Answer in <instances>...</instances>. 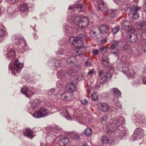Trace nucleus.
<instances>
[{"label": "nucleus", "mask_w": 146, "mask_h": 146, "mask_svg": "<svg viewBox=\"0 0 146 146\" xmlns=\"http://www.w3.org/2000/svg\"><path fill=\"white\" fill-rule=\"evenodd\" d=\"M41 117H44L50 114L49 111L44 108H41L39 110Z\"/></svg>", "instance_id": "4468645a"}, {"label": "nucleus", "mask_w": 146, "mask_h": 146, "mask_svg": "<svg viewBox=\"0 0 146 146\" xmlns=\"http://www.w3.org/2000/svg\"><path fill=\"white\" fill-rule=\"evenodd\" d=\"M141 36L143 39L144 41L145 42L146 40V32L144 31L142 32Z\"/></svg>", "instance_id": "ea45409f"}, {"label": "nucleus", "mask_w": 146, "mask_h": 146, "mask_svg": "<svg viewBox=\"0 0 146 146\" xmlns=\"http://www.w3.org/2000/svg\"><path fill=\"white\" fill-rule=\"evenodd\" d=\"M144 10L145 12L146 13V0H145V2Z\"/></svg>", "instance_id": "5fc2aeb1"}, {"label": "nucleus", "mask_w": 146, "mask_h": 146, "mask_svg": "<svg viewBox=\"0 0 146 146\" xmlns=\"http://www.w3.org/2000/svg\"><path fill=\"white\" fill-rule=\"evenodd\" d=\"M7 56L9 59L13 60L15 58V52L13 50L10 51L7 53Z\"/></svg>", "instance_id": "5701e85b"}, {"label": "nucleus", "mask_w": 146, "mask_h": 146, "mask_svg": "<svg viewBox=\"0 0 146 146\" xmlns=\"http://www.w3.org/2000/svg\"><path fill=\"white\" fill-rule=\"evenodd\" d=\"M145 42V43L146 44V41H145V42Z\"/></svg>", "instance_id": "774afa93"}, {"label": "nucleus", "mask_w": 146, "mask_h": 146, "mask_svg": "<svg viewBox=\"0 0 146 146\" xmlns=\"http://www.w3.org/2000/svg\"><path fill=\"white\" fill-rule=\"evenodd\" d=\"M81 102V103L84 104H86L87 103V101L85 99L82 100Z\"/></svg>", "instance_id": "09e8293b"}, {"label": "nucleus", "mask_w": 146, "mask_h": 146, "mask_svg": "<svg viewBox=\"0 0 146 146\" xmlns=\"http://www.w3.org/2000/svg\"><path fill=\"white\" fill-rule=\"evenodd\" d=\"M72 9V7H71L70 6H69L68 8V9Z\"/></svg>", "instance_id": "0e129e2a"}, {"label": "nucleus", "mask_w": 146, "mask_h": 146, "mask_svg": "<svg viewBox=\"0 0 146 146\" xmlns=\"http://www.w3.org/2000/svg\"><path fill=\"white\" fill-rule=\"evenodd\" d=\"M6 34V32L3 30L0 29V37L5 36Z\"/></svg>", "instance_id": "4c0bfd02"}, {"label": "nucleus", "mask_w": 146, "mask_h": 146, "mask_svg": "<svg viewBox=\"0 0 146 146\" xmlns=\"http://www.w3.org/2000/svg\"><path fill=\"white\" fill-rule=\"evenodd\" d=\"M74 137L76 139H77L79 138V136L78 135H76L74 136Z\"/></svg>", "instance_id": "4d7b16f0"}, {"label": "nucleus", "mask_w": 146, "mask_h": 146, "mask_svg": "<svg viewBox=\"0 0 146 146\" xmlns=\"http://www.w3.org/2000/svg\"><path fill=\"white\" fill-rule=\"evenodd\" d=\"M140 11V7L133 6L129 10V15L134 18L137 19L139 17L138 12Z\"/></svg>", "instance_id": "0eeeda50"}, {"label": "nucleus", "mask_w": 146, "mask_h": 146, "mask_svg": "<svg viewBox=\"0 0 146 146\" xmlns=\"http://www.w3.org/2000/svg\"><path fill=\"white\" fill-rule=\"evenodd\" d=\"M109 13L110 14V15L112 17H114L116 16L115 14H117V13L118 12V10L116 9H112L108 10Z\"/></svg>", "instance_id": "c85d7f7f"}, {"label": "nucleus", "mask_w": 146, "mask_h": 146, "mask_svg": "<svg viewBox=\"0 0 146 146\" xmlns=\"http://www.w3.org/2000/svg\"><path fill=\"white\" fill-rule=\"evenodd\" d=\"M91 129L90 128H87L85 130L84 134L87 136H90L91 134Z\"/></svg>", "instance_id": "c756f323"}, {"label": "nucleus", "mask_w": 146, "mask_h": 146, "mask_svg": "<svg viewBox=\"0 0 146 146\" xmlns=\"http://www.w3.org/2000/svg\"><path fill=\"white\" fill-rule=\"evenodd\" d=\"M73 96L72 92L66 91L62 94L60 96V98L62 100L65 101H70L73 99Z\"/></svg>", "instance_id": "6e6552de"}, {"label": "nucleus", "mask_w": 146, "mask_h": 146, "mask_svg": "<svg viewBox=\"0 0 146 146\" xmlns=\"http://www.w3.org/2000/svg\"><path fill=\"white\" fill-rule=\"evenodd\" d=\"M92 72H93V71L92 70H91L90 71H89L88 72V74H92Z\"/></svg>", "instance_id": "052dcab7"}, {"label": "nucleus", "mask_w": 146, "mask_h": 146, "mask_svg": "<svg viewBox=\"0 0 146 146\" xmlns=\"http://www.w3.org/2000/svg\"><path fill=\"white\" fill-rule=\"evenodd\" d=\"M107 118L108 116L107 115H105L103 117L102 120L103 121L105 122L106 121Z\"/></svg>", "instance_id": "de8ad7c7"}, {"label": "nucleus", "mask_w": 146, "mask_h": 146, "mask_svg": "<svg viewBox=\"0 0 146 146\" xmlns=\"http://www.w3.org/2000/svg\"><path fill=\"white\" fill-rule=\"evenodd\" d=\"M140 26L141 28L140 29V30H145L146 27V22L145 21L142 22L140 23Z\"/></svg>", "instance_id": "72a5a7b5"}, {"label": "nucleus", "mask_w": 146, "mask_h": 146, "mask_svg": "<svg viewBox=\"0 0 146 146\" xmlns=\"http://www.w3.org/2000/svg\"><path fill=\"white\" fill-rule=\"evenodd\" d=\"M61 72H59L57 74V76L58 78H60V77H59L58 76L60 75V76H61L62 75V74H61Z\"/></svg>", "instance_id": "6e6d98bb"}, {"label": "nucleus", "mask_w": 146, "mask_h": 146, "mask_svg": "<svg viewBox=\"0 0 146 146\" xmlns=\"http://www.w3.org/2000/svg\"><path fill=\"white\" fill-rule=\"evenodd\" d=\"M69 21L72 24L76 25L82 28L86 27L89 24V21L87 18L82 17L77 15L72 16Z\"/></svg>", "instance_id": "f03ea898"}, {"label": "nucleus", "mask_w": 146, "mask_h": 146, "mask_svg": "<svg viewBox=\"0 0 146 146\" xmlns=\"http://www.w3.org/2000/svg\"><path fill=\"white\" fill-rule=\"evenodd\" d=\"M123 118H120L113 121L112 123L110 124L107 129V133L110 134V133L113 132L115 130L117 131L115 132V134L119 137H122L124 136L125 135V131L124 130H120L119 129H117L118 127L120 126L121 124L123 123Z\"/></svg>", "instance_id": "f257e3e1"}, {"label": "nucleus", "mask_w": 146, "mask_h": 146, "mask_svg": "<svg viewBox=\"0 0 146 146\" xmlns=\"http://www.w3.org/2000/svg\"><path fill=\"white\" fill-rule=\"evenodd\" d=\"M69 42L72 45L74 44L78 43L79 40L77 37L72 36L69 39Z\"/></svg>", "instance_id": "412c9836"}, {"label": "nucleus", "mask_w": 146, "mask_h": 146, "mask_svg": "<svg viewBox=\"0 0 146 146\" xmlns=\"http://www.w3.org/2000/svg\"><path fill=\"white\" fill-rule=\"evenodd\" d=\"M122 27L123 29L128 31L132 29L131 23L129 21H124L122 24Z\"/></svg>", "instance_id": "ddd939ff"}, {"label": "nucleus", "mask_w": 146, "mask_h": 146, "mask_svg": "<svg viewBox=\"0 0 146 146\" xmlns=\"http://www.w3.org/2000/svg\"><path fill=\"white\" fill-rule=\"evenodd\" d=\"M62 82L60 81H57L56 82V86L58 88H61L62 86Z\"/></svg>", "instance_id": "79ce46f5"}, {"label": "nucleus", "mask_w": 146, "mask_h": 146, "mask_svg": "<svg viewBox=\"0 0 146 146\" xmlns=\"http://www.w3.org/2000/svg\"><path fill=\"white\" fill-rule=\"evenodd\" d=\"M111 53H112L114 55H116L117 56H118V53H117L116 52H111Z\"/></svg>", "instance_id": "e2e57ef3"}, {"label": "nucleus", "mask_w": 146, "mask_h": 146, "mask_svg": "<svg viewBox=\"0 0 146 146\" xmlns=\"http://www.w3.org/2000/svg\"><path fill=\"white\" fill-rule=\"evenodd\" d=\"M55 128H56V129L58 130L59 131H60L61 129L59 127L57 126H55Z\"/></svg>", "instance_id": "bf43d9fd"}, {"label": "nucleus", "mask_w": 146, "mask_h": 146, "mask_svg": "<svg viewBox=\"0 0 146 146\" xmlns=\"http://www.w3.org/2000/svg\"><path fill=\"white\" fill-rule=\"evenodd\" d=\"M61 115L62 116L64 115L69 120L70 118V117L68 115V113L67 109L65 108H63L59 110Z\"/></svg>", "instance_id": "a211bd4d"}, {"label": "nucleus", "mask_w": 146, "mask_h": 146, "mask_svg": "<svg viewBox=\"0 0 146 146\" xmlns=\"http://www.w3.org/2000/svg\"><path fill=\"white\" fill-rule=\"evenodd\" d=\"M67 89H69V91L70 92H72L74 91L77 89L76 86L74 84L72 83H70L68 84L66 86Z\"/></svg>", "instance_id": "6ab92c4d"}, {"label": "nucleus", "mask_w": 146, "mask_h": 146, "mask_svg": "<svg viewBox=\"0 0 146 146\" xmlns=\"http://www.w3.org/2000/svg\"><path fill=\"white\" fill-rule=\"evenodd\" d=\"M142 49H143L144 51L146 52V44L144 45L142 47Z\"/></svg>", "instance_id": "864d4df0"}, {"label": "nucleus", "mask_w": 146, "mask_h": 146, "mask_svg": "<svg viewBox=\"0 0 146 146\" xmlns=\"http://www.w3.org/2000/svg\"><path fill=\"white\" fill-rule=\"evenodd\" d=\"M9 2L11 4H13L14 3L15 1L16 0H8Z\"/></svg>", "instance_id": "3c124183"}, {"label": "nucleus", "mask_w": 146, "mask_h": 146, "mask_svg": "<svg viewBox=\"0 0 146 146\" xmlns=\"http://www.w3.org/2000/svg\"><path fill=\"white\" fill-rule=\"evenodd\" d=\"M51 138V137H50V136H47V137L46 138H47V139H48V138Z\"/></svg>", "instance_id": "69168bd1"}, {"label": "nucleus", "mask_w": 146, "mask_h": 146, "mask_svg": "<svg viewBox=\"0 0 146 146\" xmlns=\"http://www.w3.org/2000/svg\"><path fill=\"white\" fill-rule=\"evenodd\" d=\"M82 146H88V145L86 143H83L82 144Z\"/></svg>", "instance_id": "680f3d73"}, {"label": "nucleus", "mask_w": 146, "mask_h": 146, "mask_svg": "<svg viewBox=\"0 0 146 146\" xmlns=\"http://www.w3.org/2000/svg\"><path fill=\"white\" fill-rule=\"evenodd\" d=\"M102 143H108L109 142V141L108 138L106 137V136H103L101 139Z\"/></svg>", "instance_id": "e433bc0d"}, {"label": "nucleus", "mask_w": 146, "mask_h": 146, "mask_svg": "<svg viewBox=\"0 0 146 146\" xmlns=\"http://www.w3.org/2000/svg\"><path fill=\"white\" fill-rule=\"evenodd\" d=\"M80 52V51H76V55L77 56H80L82 54H80V53H79V52Z\"/></svg>", "instance_id": "13d9d810"}, {"label": "nucleus", "mask_w": 146, "mask_h": 146, "mask_svg": "<svg viewBox=\"0 0 146 146\" xmlns=\"http://www.w3.org/2000/svg\"><path fill=\"white\" fill-rule=\"evenodd\" d=\"M77 116H76V115H74V116L73 117H71L70 118V119H71L72 120H74L76 121L77 120Z\"/></svg>", "instance_id": "a18cd8bd"}, {"label": "nucleus", "mask_w": 146, "mask_h": 146, "mask_svg": "<svg viewBox=\"0 0 146 146\" xmlns=\"http://www.w3.org/2000/svg\"><path fill=\"white\" fill-rule=\"evenodd\" d=\"M98 105L99 108L102 111L106 112L108 110L109 106L106 104L100 103Z\"/></svg>", "instance_id": "f3484780"}, {"label": "nucleus", "mask_w": 146, "mask_h": 146, "mask_svg": "<svg viewBox=\"0 0 146 146\" xmlns=\"http://www.w3.org/2000/svg\"><path fill=\"white\" fill-rule=\"evenodd\" d=\"M35 118H41L39 110L35 111L32 115Z\"/></svg>", "instance_id": "2f4dec72"}, {"label": "nucleus", "mask_w": 146, "mask_h": 146, "mask_svg": "<svg viewBox=\"0 0 146 146\" xmlns=\"http://www.w3.org/2000/svg\"><path fill=\"white\" fill-rule=\"evenodd\" d=\"M104 50L106 51L107 50V48L105 46H103L100 48L99 51L102 52Z\"/></svg>", "instance_id": "37998d69"}, {"label": "nucleus", "mask_w": 146, "mask_h": 146, "mask_svg": "<svg viewBox=\"0 0 146 146\" xmlns=\"http://www.w3.org/2000/svg\"><path fill=\"white\" fill-rule=\"evenodd\" d=\"M24 134L28 138L31 139L34 137L32 131L31 129H26Z\"/></svg>", "instance_id": "4be33fe9"}, {"label": "nucleus", "mask_w": 146, "mask_h": 146, "mask_svg": "<svg viewBox=\"0 0 146 146\" xmlns=\"http://www.w3.org/2000/svg\"><path fill=\"white\" fill-rule=\"evenodd\" d=\"M115 105L117 107V108L116 107V109H117L118 108L121 109L122 108L121 105L120 104V103L117 101H116L115 102Z\"/></svg>", "instance_id": "58836bf2"}, {"label": "nucleus", "mask_w": 146, "mask_h": 146, "mask_svg": "<svg viewBox=\"0 0 146 146\" xmlns=\"http://www.w3.org/2000/svg\"><path fill=\"white\" fill-rule=\"evenodd\" d=\"M98 5L99 9L102 12H106L108 11V8L107 4L104 3L102 0H97Z\"/></svg>", "instance_id": "9d476101"}, {"label": "nucleus", "mask_w": 146, "mask_h": 146, "mask_svg": "<svg viewBox=\"0 0 146 146\" xmlns=\"http://www.w3.org/2000/svg\"><path fill=\"white\" fill-rule=\"evenodd\" d=\"M102 64L105 66H108L109 63V59L107 58L102 57Z\"/></svg>", "instance_id": "7c9ffc66"}, {"label": "nucleus", "mask_w": 146, "mask_h": 146, "mask_svg": "<svg viewBox=\"0 0 146 146\" xmlns=\"http://www.w3.org/2000/svg\"><path fill=\"white\" fill-rule=\"evenodd\" d=\"M3 10V8L0 6V16L2 14Z\"/></svg>", "instance_id": "603ef678"}, {"label": "nucleus", "mask_w": 146, "mask_h": 146, "mask_svg": "<svg viewBox=\"0 0 146 146\" xmlns=\"http://www.w3.org/2000/svg\"><path fill=\"white\" fill-rule=\"evenodd\" d=\"M98 51L94 49L92 51V53L93 54L97 55L98 54Z\"/></svg>", "instance_id": "49530a36"}, {"label": "nucleus", "mask_w": 146, "mask_h": 146, "mask_svg": "<svg viewBox=\"0 0 146 146\" xmlns=\"http://www.w3.org/2000/svg\"><path fill=\"white\" fill-rule=\"evenodd\" d=\"M130 48V45L127 43L124 44L122 47V48L124 50H128Z\"/></svg>", "instance_id": "f704fd0d"}, {"label": "nucleus", "mask_w": 146, "mask_h": 146, "mask_svg": "<svg viewBox=\"0 0 146 146\" xmlns=\"http://www.w3.org/2000/svg\"><path fill=\"white\" fill-rule=\"evenodd\" d=\"M58 94L57 90L54 88L51 89L48 92V94L50 95L49 98L50 99L53 100L56 97V95Z\"/></svg>", "instance_id": "2eb2a0df"}, {"label": "nucleus", "mask_w": 146, "mask_h": 146, "mask_svg": "<svg viewBox=\"0 0 146 146\" xmlns=\"http://www.w3.org/2000/svg\"><path fill=\"white\" fill-rule=\"evenodd\" d=\"M21 93L26 97L30 98L34 94L33 89L31 88L24 86L21 90Z\"/></svg>", "instance_id": "39448f33"}, {"label": "nucleus", "mask_w": 146, "mask_h": 146, "mask_svg": "<svg viewBox=\"0 0 146 146\" xmlns=\"http://www.w3.org/2000/svg\"><path fill=\"white\" fill-rule=\"evenodd\" d=\"M119 27H115L114 29L113 30V34H115L117 33L119 31Z\"/></svg>", "instance_id": "a19ab883"}, {"label": "nucleus", "mask_w": 146, "mask_h": 146, "mask_svg": "<svg viewBox=\"0 0 146 146\" xmlns=\"http://www.w3.org/2000/svg\"><path fill=\"white\" fill-rule=\"evenodd\" d=\"M77 37L78 39H79V41L81 42L82 44L83 43V42L81 41V38H86L87 37L86 34L85 33H80L79 35H78L77 36Z\"/></svg>", "instance_id": "bb28decb"}, {"label": "nucleus", "mask_w": 146, "mask_h": 146, "mask_svg": "<svg viewBox=\"0 0 146 146\" xmlns=\"http://www.w3.org/2000/svg\"><path fill=\"white\" fill-rule=\"evenodd\" d=\"M112 92L113 94L117 97L120 96L121 93L118 89L116 88H113L112 89Z\"/></svg>", "instance_id": "393cba45"}, {"label": "nucleus", "mask_w": 146, "mask_h": 146, "mask_svg": "<svg viewBox=\"0 0 146 146\" xmlns=\"http://www.w3.org/2000/svg\"><path fill=\"white\" fill-rule=\"evenodd\" d=\"M127 38L129 39V41L134 43L137 40V35L136 31L134 29H132L128 31L127 33Z\"/></svg>", "instance_id": "7ed1b4c3"}, {"label": "nucleus", "mask_w": 146, "mask_h": 146, "mask_svg": "<svg viewBox=\"0 0 146 146\" xmlns=\"http://www.w3.org/2000/svg\"><path fill=\"white\" fill-rule=\"evenodd\" d=\"M22 67V64L19 62L18 60H16L13 66L11 62L10 63L9 65V69L11 70L13 74H15V71L18 72V71Z\"/></svg>", "instance_id": "20e7f679"}, {"label": "nucleus", "mask_w": 146, "mask_h": 146, "mask_svg": "<svg viewBox=\"0 0 146 146\" xmlns=\"http://www.w3.org/2000/svg\"><path fill=\"white\" fill-rule=\"evenodd\" d=\"M143 129L140 128L136 129L134 132V136L137 137L138 138L141 139L143 136Z\"/></svg>", "instance_id": "9b49d317"}, {"label": "nucleus", "mask_w": 146, "mask_h": 146, "mask_svg": "<svg viewBox=\"0 0 146 146\" xmlns=\"http://www.w3.org/2000/svg\"><path fill=\"white\" fill-rule=\"evenodd\" d=\"M40 103V101L38 99H35L32 102L31 107L33 109L37 107L38 104Z\"/></svg>", "instance_id": "cd10ccee"}, {"label": "nucleus", "mask_w": 146, "mask_h": 146, "mask_svg": "<svg viewBox=\"0 0 146 146\" xmlns=\"http://www.w3.org/2000/svg\"><path fill=\"white\" fill-rule=\"evenodd\" d=\"M122 72L124 74H126L129 75V76L132 78H134L135 77V76L134 75H132L131 74H128V73L129 72V68L127 67H123V70Z\"/></svg>", "instance_id": "a878e982"}, {"label": "nucleus", "mask_w": 146, "mask_h": 146, "mask_svg": "<svg viewBox=\"0 0 146 146\" xmlns=\"http://www.w3.org/2000/svg\"><path fill=\"white\" fill-rule=\"evenodd\" d=\"M107 41L106 39H102L100 40L101 43L102 44L105 43Z\"/></svg>", "instance_id": "8fccbe9b"}, {"label": "nucleus", "mask_w": 146, "mask_h": 146, "mask_svg": "<svg viewBox=\"0 0 146 146\" xmlns=\"http://www.w3.org/2000/svg\"><path fill=\"white\" fill-rule=\"evenodd\" d=\"M12 39L14 42L17 44H20V43L23 42L26 45L25 40L24 39L23 37H21L16 35H14L12 36Z\"/></svg>", "instance_id": "f8f14e48"}, {"label": "nucleus", "mask_w": 146, "mask_h": 146, "mask_svg": "<svg viewBox=\"0 0 146 146\" xmlns=\"http://www.w3.org/2000/svg\"><path fill=\"white\" fill-rule=\"evenodd\" d=\"M69 141L68 139L66 137L60 139L59 140V144L60 146H65Z\"/></svg>", "instance_id": "dca6fc26"}, {"label": "nucleus", "mask_w": 146, "mask_h": 146, "mask_svg": "<svg viewBox=\"0 0 146 146\" xmlns=\"http://www.w3.org/2000/svg\"><path fill=\"white\" fill-rule=\"evenodd\" d=\"M77 10L79 12L84 11L86 9V6L84 5H82L79 4L77 5L76 6Z\"/></svg>", "instance_id": "b1692460"}, {"label": "nucleus", "mask_w": 146, "mask_h": 146, "mask_svg": "<svg viewBox=\"0 0 146 146\" xmlns=\"http://www.w3.org/2000/svg\"><path fill=\"white\" fill-rule=\"evenodd\" d=\"M104 71L101 70L99 72V76L100 78L99 82L101 84L105 83L106 82L109 80L111 77V75L110 72H108L105 76H102Z\"/></svg>", "instance_id": "423d86ee"}, {"label": "nucleus", "mask_w": 146, "mask_h": 146, "mask_svg": "<svg viewBox=\"0 0 146 146\" xmlns=\"http://www.w3.org/2000/svg\"><path fill=\"white\" fill-rule=\"evenodd\" d=\"M91 63L88 61L86 62L85 64V65L86 67H90L91 66Z\"/></svg>", "instance_id": "c03bdc74"}, {"label": "nucleus", "mask_w": 146, "mask_h": 146, "mask_svg": "<svg viewBox=\"0 0 146 146\" xmlns=\"http://www.w3.org/2000/svg\"><path fill=\"white\" fill-rule=\"evenodd\" d=\"M96 29L98 31L97 32L93 31V33L94 34H95L96 33L98 34L99 33H107L110 30V27L107 25H102L100 28L96 27Z\"/></svg>", "instance_id": "1a4fd4ad"}, {"label": "nucleus", "mask_w": 146, "mask_h": 146, "mask_svg": "<svg viewBox=\"0 0 146 146\" xmlns=\"http://www.w3.org/2000/svg\"><path fill=\"white\" fill-rule=\"evenodd\" d=\"M92 99L94 101L97 100L98 99V96L96 93H94L92 96Z\"/></svg>", "instance_id": "c9c22d12"}, {"label": "nucleus", "mask_w": 146, "mask_h": 146, "mask_svg": "<svg viewBox=\"0 0 146 146\" xmlns=\"http://www.w3.org/2000/svg\"><path fill=\"white\" fill-rule=\"evenodd\" d=\"M60 54H63V53L61 52V53H59Z\"/></svg>", "instance_id": "338daca9"}, {"label": "nucleus", "mask_w": 146, "mask_h": 146, "mask_svg": "<svg viewBox=\"0 0 146 146\" xmlns=\"http://www.w3.org/2000/svg\"><path fill=\"white\" fill-rule=\"evenodd\" d=\"M20 10L22 12H24L27 9V7L26 4H23L20 5Z\"/></svg>", "instance_id": "473e14b6"}, {"label": "nucleus", "mask_w": 146, "mask_h": 146, "mask_svg": "<svg viewBox=\"0 0 146 146\" xmlns=\"http://www.w3.org/2000/svg\"><path fill=\"white\" fill-rule=\"evenodd\" d=\"M119 46V42L118 41H113L111 42L110 49L113 50L115 48L118 49Z\"/></svg>", "instance_id": "aec40b11"}]
</instances>
